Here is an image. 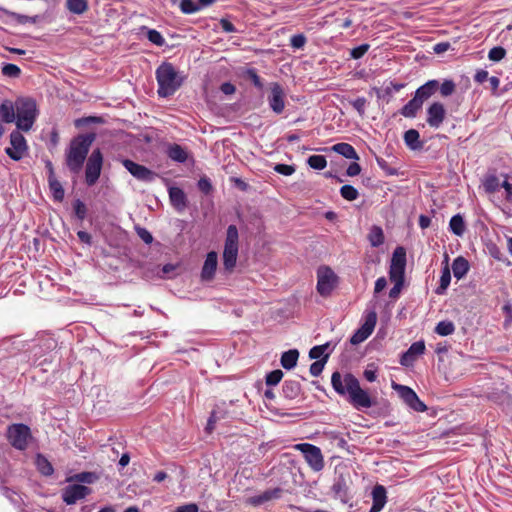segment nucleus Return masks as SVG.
Wrapping results in <instances>:
<instances>
[{
	"label": "nucleus",
	"mask_w": 512,
	"mask_h": 512,
	"mask_svg": "<svg viewBox=\"0 0 512 512\" xmlns=\"http://www.w3.org/2000/svg\"><path fill=\"white\" fill-rule=\"evenodd\" d=\"M449 228L456 236H462L466 230L463 217L460 214L454 215L450 219Z\"/></svg>",
	"instance_id": "nucleus-33"
},
{
	"label": "nucleus",
	"mask_w": 512,
	"mask_h": 512,
	"mask_svg": "<svg viewBox=\"0 0 512 512\" xmlns=\"http://www.w3.org/2000/svg\"><path fill=\"white\" fill-rule=\"evenodd\" d=\"M220 26L222 30L226 33H234L236 32V28L232 22H230L228 19L222 18L220 20Z\"/></svg>",
	"instance_id": "nucleus-60"
},
{
	"label": "nucleus",
	"mask_w": 512,
	"mask_h": 512,
	"mask_svg": "<svg viewBox=\"0 0 512 512\" xmlns=\"http://www.w3.org/2000/svg\"><path fill=\"white\" fill-rule=\"evenodd\" d=\"M455 83L452 80H445L441 85L439 84L440 93L443 97H448L455 92Z\"/></svg>",
	"instance_id": "nucleus-50"
},
{
	"label": "nucleus",
	"mask_w": 512,
	"mask_h": 512,
	"mask_svg": "<svg viewBox=\"0 0 512 512\" xmlns=\"http://www.w3.org/2000/svg\"><path fill=\"white\" fill-rule=\"evenodd\" d=\"M439 88V82L437 80H429L415 91V97L422 104L424 101L429 99Z\"/></svg>",
	"instance_id": "nucleus-22"
},
{
	"label": "nucleus",
	"mask_w": 512,
	"mask_h": 512,
	"mask_svg": "<svg viewBox=\"0 0 512 512\" xmlns=\"http://www.w3.org/2000/svg\"><path fill=\"white\" fill-rule=\"evenodd\" d=\"M326 348H327V345L314 346L309 351V357L311 359H318V358H320L323 355V353L325 352Z\"/></svg>",
	"instance_id": "nucleus-59"
},
{
	"label": "nucleus",
	"mask_w": 512,
	"mask_h": 512,
	"mask_svg": "<svg viewBox=\"0 0 512 512\" xmlns=\"http://www.w3.org/2000/svg\"><path fill=\"white\" fill-rule=\"evenodd\" d=\"M506 56V50L501 46H496L490 49L488 58L491 61L499 62Z\"/></svg>",
	"instance_id": "nucleus-46"
},
{
	"label": "nucleus",
	"mask_w": 512,
	"mask_h": 512,
	"mask_svg": "<svg viewBox=\"0 0 512 512\" xmlns=\"http://www.w3.org/2000/svg\"><path fill=\"white\" fill-rule=\"evenodd\" d=\"M218 265V256L215 251H210L204 261L201 278L203 281H211L214 276Z\"/></svg>",
	"instance_id": "nucleus-19"
},
{
	"label": "nucleus",
	"mask_w": 512,
	"mask_h": 512,
	"mask_svg": "<svg viewBox=\"0 0 512 512\" xmlns=\"http://www.w3.org/2000/svg\"><path fill=\"white\" fill-rule=\"evenodd\" d=\"M176 512H198V506L194 503L179 506Z\"/></svg>",
	"instance_id": "nucleus-64"
},
{
	"label": "nucleus",
	"mask_w": 512,
	"mask_h": 512,
	"mask_svg": "<svg viewBox=\"0 0 512 512\" xmlns=\"http://www.w3.org/2000/svg\"><path fill=\"white\" fill-rule=\"evenodd\" d=\"M21 130H13L9 136L10 146L5 148V153L14 161L23 159L29 150V146Z\"/></svg>",
	"instance_id": "nucleus-9"
},
{
	"label": "nucleus",
	"mask_w": 512,
	"mask_h": 512,
	"mask_svg": "<svg viewBox=\"0 0 512 512\" xmlns=\"http://www.w3.org/2000/svg\"><path fill=\"white\" fill-rule=\"evenodd\" d=\"M338 284V276L329 266H320L317 269V292L322 297H328Z\"/></svg>",
	"instance_id": "nucleus-8"
},
{
	"label": "nucleus",
	"mask_w": 512,
	"mask_h": 512,
	"mask_svg": "<svg viewBox=\"0 0 512 512\" xmlns=\"http://www.w3.org/2000/svg\"><path fill=\"white\" fill-rule=\"evenodd\" d=\"M15 103L4 101L0 105V122L13 123L15 122Z\"/></svg>",
	"instance_id": "nucleus-26"
},
{
	"label": "nucleus",
	"mask_w": 512,
	"mask_h": 512,
	"mask_svg": "<svg viewBox=\"0 0 512 512\" xmlns=\"http://www.w3.org/2000/svg\"><path fill=\"white\" fill-rule=\"evenodd\" d=\"M94 139V134H83L71 141L66 154V165L72 173L78 174L82 170Z\"/></svg>",
	"instance_id": "nucleus-2"
},
{
	"label": "nucleus",
	"mask_w": 512,
	"mask_h": 512,
	"mask_svg": "<svg viewBox=\"0 0 512 512\" xmlns=\"http://www.w3.org/2000/svg\"><path fill=\"white\" fill-rule=\"evenodd\" d=\"M368 240L373 247L382 245L385 240L382 228L379 226H373L368 235Z\"/></svg>",
	"instance_id": "nucleus-35"
},
{
	"label": "nucleus",
	"mask_w": 512,
	"mask_h": 512,
	"mask_svg": "<svg viewBox=\"0 0 512 512\" xmlns=\"http://www.w3.org/2000/svg\"><path fill=\"white\" fill-rule=\"evenodd\" d=\"M198 188L201 192H203L206 195L210 194L213 189L211 181L207 177L200 178V180L198 181Z\"/></svg>",
	"instance_id": "nucleus-57"
},
{
	"label": "nucleus",
	"mask_w": 512,
	"mask_h": 512,
	"mask_svg": "<svg viewBox=\"0 0 512 512\" xmlns=\"http://www.w3.org/2000/svg\"><path fill=\"white\" fill-rule=\"evenodd\" d=\"M247 77L251 80V82L254 84L255 87L258 89L263 88V82L261 77L257 74L255 69H248L247 70Z\"/></svg>",
	"instance_id": "nucleus-55"
},
{
	"label": "nucleus",
	"mask_w": 512,
	"mask_h": 512,
	"mask_svg": "<svg viewBox=\"0 0 512 512\" xmlns=\"http://www.w3.org/2000/svg\"><path fill=\"white\" fill-rule=\"evenodd\" d=\"M470 265L467 259L458 256L453 260L452 271L455 278L462 279L469 271Z\"/></svg>",
	"instance_id": "nucleus-25"
},
{
	"label": "nucleus",
	"mask_w": 512,
	"mask_h": 512,
	"mask_svg": "<svg viewBox=\"0 0 512 512\" xmlns=\"http://www.w3.org/2000/svg\"><path fill=\"white\" fill-rule=\"evenodd\" d=\"M1 72L6 77L18 78L21 74V69L15 64L6 63L3 65Z\"/></svg>",
	"instance_id": "nucleus-40"
},
{
	"label": "nucleus",
	"mask_w": 512,
	"mask_h": 512,
	"mask_svg": "<svg viewBox=\"0 0 512 512\" xmlns=\"http://www.w3.org/2000/svg\"><path fill=\"white\" fill-rule=\"evenodd\" d=\"M169 198L172 206L178 211L183 212L187 207V197L185 192L179 187L169 188Z\"/></svg>",
	"instance_id": "nucleus-21"
},
{
	"label": "nucleus",
	"mask_w": 512,
	"mask_h": 512,
	"mask_svg": "<svg viewBox=\"0 0 512 512\" xmlns=\"http://www.w3.org/2000/svg\"><path fill=\"white\" fill-rule=\"evenodd\" d=\"M147 38L148 40L157 45V46H163L165 44V39L164 37L162 36V34L160 32H158L157 30L155 29H150L148 30L147 32Z\"/></svg>",
	"instance_id": "nucleus-48"
},
{
	"label": "nucleus",
	"mask_w": 512,
	"mask_h": 512,
	"mask_svg": "<svg viewBox=\"0 0 512 512\" xmlns=\"http://www.w3.org/2000/svg\"><path fill=\"white\" fill-rule=\"evenodd\" d=\"M499 178L495 174H487L482 180V186L486 193L493 194L502 187Z\"/></svg>",
	"instance_id": "nucleus-28"
},
{
	"label": "nucleus",
	"mask_w": 512,
	"mask_h": 512,
	"mask_svg": "<svg viewBox=\"0 0 512 512\" xmlns=\"http://www.w3.org/2000/svg\"><path fill=\"white\" fill-rule=\"evenodd\" d=\"M300 391L299 383L295 381H285L283 385V392L288 397H295Z\"/></svg>",
	"instance_id": "nucleus-43"
},
{
	"label": "nucleus",
	"mask_w": 512,
	"mask_h": 512,
	"mask_svg": "<svg viewBox=\"0 0 512 512\" xmlns=\"http://www.w3.org/2000/svg\"><path fill=\"white\" fill-rule=\"evenodd\" d=\"M156 80L158 83L157 93L163 98L173 95L183 82L174 66L168 62L161 64L156 69Z\"/></svg>",
	"instance_id": "nucleus-4"
},
{
	"label": "nucleus",
	"mask_w": 512,
	"mask_h": 512,
	"mask_svg": "<svg viewBox=\"0 0 512 512\" xmlns=\"http://www.w3.org/2000/svg\"><path fill=\"white\" fill-rule=\"evenodd\" d=\"M9 443L17 450H25L32 439L30 428L25 424H12L7 429Z\"/></svg>",
	"instance_id": "nucleus-7"
},
{
	"label": "nucleus",
	"mask_w": 512,
	"mask_h": 512,
	"mask_svg": "<svg viewBox=\"0 0 512 512\" xmlns=\"http://www.w3.org/2000/svg\"><path fill=\"white\" fill-rule=\"evenodd\" d=\"M415 358L412 357L411 355L408 354V352H404L402 355H401V358H400V364L402 366H405V367H409V366H412L413 363L415 362Z\"/></svg>",
	"instance_id": "nucleus-62"
},
{
	"label": "nucleus",
	"mask_w": 512,
	"mask_h": 512,
	"mask_svg": "<svg viewBox=\"0 0 512 512\" xmlns=\"http://www.w3.org/2000/svg\"><path fill=\"white\" fill-rule=\"evenodd\" d=\"M73 209H74V213H75V216L79 219V220H84L86 218V215H87V207L86 205L84 204V202H82L80 199H76L74 202H73Z\"/></svg>",
	"instance_id": "nucleus-44"
},
{
	"label": "nucleus",
	"mask_w": 512,
	"mask_h": 512,
	"mask_svg": "<svg viewBox=\"0 0 512 512\" xmlns=\"http://www.w3.org/2000/svg\"><path fill=\"white\" fill-rule=\"evenodd\" d=\"M446 117V110L442 103L433 102L427 108V123L432 128H439Z\"/></svg>",
	"instance_id": "nucleus-18"
},
{
	"label": "nucleus",
	"mask_w": 512,
	"mask_h": 512,
	"mask_svg": "<svg viewBox=\"0 0 512 512\" xmlns=\"http://www.w3.org/2000/svg\"><path fill=\"white\" fill-rule=\"evenodd\" d=\"M331 383L334 390L340 395L348 394L350 402L355 407H371L372 401L366 391L361 389L358 379L348 373L342 378L341 374L336 371L332 374Z\"/></svg>",
	"instance_id": "nucleus-1"
},
{
	"label": "nucleus",
	"mask_w": 512,
	"mask_h": 512,
	"mask_svg": "<svg viewBox=\"0 0 512 512\" xmlns=\"http://www.w3.org/2000/svg\"><path fill=\"white\" fill-rule=\"evenodd\" d=\"M369 48H370L369 44H367V43L361 44V45L351 49L350 56L353 59H360L368 52Z\"/></svg>",
	"instance_id": "nucleus-52"
},
{
	"label": "nucleus",
	"mask_w": 512,
	"mask_h": 512,
	"mask_svg": "<svg viewBox=\"0 0 512 512\" xmlns=\"http://www.w3.org/2000/svg\"><path fill=\"white\" fill-rule=\"evenodd\" d=\"M306 37L303 34L293 35L290 39V45L295 49H302L306 44Z\"/></svg>",
	"instance_id": "nucleus-53"
},
{
	"label": "nucleus",
	"mask_w": 512,
	"mask_h": 512,
	"mask_svg": "<svg viewBox=\"0 0 512 512\" xmlns=\"http://www.w3.org/2000/svg\"><path fill=\"white\" fill-rule=\"evenodd\" d=\"M332 150L347 159H359V156L354 147L348 143H337L332 146Z\"/></svg>",
	"instance_id": "nucleus-29"
},
{
	"label": "nucleus",
	"mask_w": 512,
	"mask_h": 512,
	"mask_svg": "<svg viewBox=\"0 0 512 512\" xmlns=\"http://www.w3.org/2000/svg\"><path fill=\"white\" fill-rule=\"evenodd\" d=\"M15 124L18 130L29 132L38 116L35 100L32 98H18L15 101Z\"/></svg>",
	"instance_id": "nucleus-5"
},
{
	"label": "nucleus",
	"mask_w": 512,
	"mask_h": 512,
	"mask_svg": "<svg viewBox=\"0 0 512 512\" xmlns=\"http://www.w3.org/2000/svg\"><path fill=\"white\" fill-rule=\"evenodd\" d=\"M271 94L268 97L269 106L276 114H281L285 108V94L282 86L274 82L270 86Z\"/></svg>",
	"instance_id": "nucleus-17"
},
{
	"label": "nucleus",
	"mask_w": 512,
	"mask_h": 512,
	"mask_svg": "<svg viewBox=\"0 0 512 512\" xmlns=\"http://www.w3.org/2000/svg\"><path fill=\"white\" fill-rule=\"evenodd\" d=\"M70 479L76 480L79 483L92 484L96 481L97 475L92 472H81V473L75 474Z\"/></svg>",
	"instance_id": "nucleus-41"
},
{
	"label": "nucleus",
	"mask_w": 512,
	"mask_h": 512,
	"mask_svg": "<svg viewBox=\"0 0 512 512\" xmlns=\"http://www.w3.org/2000/svg\"><path fill=\"white\" fill-rule=\"evenodd\" d=\"M122 163L123 166L129 171V173L140 181L152 182L157 176L154 171L130 159H125Z\"/></svg>",
	"instance_id": "nucleus-16"
},
{
	"label": "nucleus",
	"mask_w": 512,
	"mask_h": 512,
	"mask_svg": "<svg viewBox=\"0 0 512 512\" xmlns=\"http://www.w3.org/2000/svg\"><path fill=\"white\" fill-rule=\"evenodd\" d=\"M360 172H361V166L356 162L350 163V165L348 166V168L346 170V174L350 177L357 176L360 174Z\"/></svg>",
	"instance_id": "nucleus-61"
},
{
	"label": "nucleus",
	"mask_w": 512,
	"mask_h": 512,
	"mask_svg": "<svg viewBox=\"0 0 512 512\" xmlns=\"http://www.w3.org/2000/svg\"><path fill=\"white\" fill-rule=\"evenodd\" d=\"M65 5L69 12L77 15H82L89 9L88 0H66Z\"/></svg>",
	"instance_id": "nucleus-31"
},
{
	"label": "nucleus",
	"mask_w": 512,
	"mask_h": 512,
	"mask_svg": "<svg viewBox=\"0 0 512 512\" xmlns=\"http://www.w3.org/2000/svg\"><path fill=\"white\" fill-rule=\"evenodd\" d=\"M327 358H328V355H326L321 360H317V361L313 362L310 365V369L309 370H310V373H311L312 376L317 377V376H319L322 373Z\"/></svg>",
	"instance_id": "nucleus-51"
},
{
	"label": "nucleus",
	"mask_w": 512,
	"mask_h": 512,
	"mask_svg": "<svg viewBox=\"0 0 512 512\" xmlns=\"http://www.w3.org/2000/svg\"><path fill=\"white\" fill-rule=\"evenodd\" d=\"M36 465H37L38 470L44 476H50L54 472L52 464L43 455H40V454L37 455Z\"/></svg>",
	"instance_id": "nucleus-36"
},
{
	"label": "nucleus",
	"mask_w": 512,
	"mask_h": 512,
	"mask_svg": "<svg viewBox=\"0 0 512 512\" xmlns=\"http://www.w3.org/2000/svg\"><path fill=\"white\" fill-rule=\"evenodd\" d=\"M91 493V489L81 484H71L62 490V499L67 505H73Z\"/></svg>",
	"instance_id": "nucleus-15"
},
{
	"label": "nucleus",
	"mask_w": 512,
	"mask_h": 512,
	"mask_svg": "<svg viewBox=\"0 0 512 512\" xmlns=\"http://www.w3.org/2000/svg\"><path fill=\"white\" fill-rule=\"evenodd\" d=\"M377 323V314L375 311H371L366 314L365 321L359 329L350 338L352 345H357L365 341L374 331Z\"/></svg>",
	"instance_id": "nucleus-14"
},
{
	"label": "nucleus",
	"mask_w": 512,
	"mask_h": 512,
	"mask_svg": "<svg viewBox=\"0 0 512 512\" xmlns=\"http://www.w3.org/2000/svg\"><path fill=\"white\" fill-rule=\"evenodd\" d=\"M406 352H408L409 355L416 359L418 356L424 354L425 352L424 341H417L412 343Z\"/></svg>",
	"instance_id": "nucleus-45"
},
{
	"label": "nucleus",
	"mask_w": 512,
	"mask_h": 512,
	"mask_svg": "<svg viewBox=\"0 0 512 512\" xmlns=\"http://www.w3.org/2000/svg\"><path fill=\"white\" fill-rule=\"evenodd\" d=\"M136 232H137V235L140 237V239L144 243H146V244H151L152 243L153 236H152V234L146 228L136 227Z\"/></svg>",
	"instance_id": "nucleus-58"
},
{
	"label": "nucleus",
	"mask_w": 512,
	"mask_h": 512,
	"mask_svg": "<svg viewBox=\"0 0 512 512\" xmlns=\"http://www.w3.org/2000/svg\"><path fill=\"white\" fill-rule=\"evenodd\" d=\"M341 196L347 201H354L359 197L358 190L352 185H343L340 188Z\"/></svg>",
	"instance_id": "nucleus-38"
},
{
	"label": "nucleus",
	"mask_w": 512,
	"mask_h": 512,
	"mask_svg": "<svg viewBox=\"0 0 512 512\" xmlns=\"http://www.w3.org/2000/svg\"><path fill=\"white\" fill-rule=\"evenodd\" d=\"M103 164V156L100 149H95L89 156L85 168V181L88 186H93L99 179Z\"/></svg>",
	"instance_id": "nucleus-12"
},
{
	"label": "nucleus",
	"mask_w": 512,
	"mask_h": 512,
	"mask_svg": "<svg viewBox=\"0 0 512 512\" xmlns=\"http://www.w3.org/2000/svg\"><path fill=\"white\" fill-rule=\"evenodd\" d=\"M166 154L172 161L178 163H184L188 159L187 150L176 143L168 145Z\"/></svg>",
	"instance_id": "nucleus-23"
},
{
	"label": "nucleus",
	"mask_w": 512,
	"mask_h": 512,
	"mask_svg": "<svg viewBox=\"0 0 512 512\" xmlns=\"http://www.w3.org/2000/svg\"><path fill=\"white\" fill-rule=\"evenodd\" d=\"M48 166L50 168V175L48 178L49 188L52 192L54 200L61 202L64 199V189L62 187V184L54 177L52 165L50 162Z\"/></svg>",
	"instance_id": "nucleus-24"
},
{
	"label": "nucleus",
	"mask_w": 512,
	"mask_h": 512,
	"mask_svg": "<svg viewBox=\"0 0 512 512\" xmlns=\"http://www.w3.org/2000/svg\"><path fill=\"white\" fill-rule=\"evenodd\" d=\"M404 142L405 144L413 149H420L422 147V143L420 142V134L415 129H409L404 133Z\"/></svg>",
	"instance_id": "nucleus-32"
},
{
	"label": "nucleus",
	"mask_w": 512,
	"mask_h": 512,
	"mask_svg": "<svg viewBox=\"0 0 512 512\" xmlns=\"http://www.w3.org/2000/svg\"><path fill=\"white\" fill-rule=\"evenodd\" d=\"M239 250V233L235 225H229L226 231V238L223 250V267L231 273L237 262Z\"/></svg>",
	"instance_id": "nucleus-6"
},
{
	"label": "nucleus",
	"mask_w": 512,
	"mask_h": 512,
	"mask_svg": "<svg viewBox=\"0 0 512 512\" xmlns=\"http://www.w3.org/2000/svg\"><path fill=\"white\" fill-rule=\"evenodd\" d=\"M372 506L369 512H380L387 502V492L384 486L377 484L372 490Z\"/></svg>",
	"instance_id": "nucleus-20"
},
{
	"label": "nucleus",
	"mask_w": 512,
	"mask_h": 512,
	"mask_svg": "<svg viewBox=\"0 0 512 512\" xmlns=\"http://www.w3.org/2000/svg\"><path fill=\"white\" fill-rule=\"evenodd\" d=\"M283 372L280 369L271 371L266 376V384L268 386L277 385L283 378Z\"/></svg>",
	"instance_id": "nucleus-47"
},
{
	"label": "nucleus",
	"mask_w": 512,
	"mask_h": 512,
	"mask_svg": "<svg viewBox=\"0 0 512 512\" xmlns=\"http://www.w3.org/2000/svg\"><path fill=\"white\" fill-rule=\"evenodd\" d=\"M352 107L359 113L360 116L365 114L366 99L364 97H358L350 102Z\"/></svg>",
	"instance_id": "nucleus-54"
},
{
	"label": "nucleus",
	"mask_w": 512,
	"mask_h": 512,
	"mask_svg": "<svg viewBox=\"0 0 512 512\" xmlns=\"http://www.w3.org/2000/svg\"><path fill=\"white\" fill-rule=\"evenodd\" d=\"M450 281H451V274H450V270L448 268V266H446L443 271H442V275L440 277V285L439 287L437 288L436 292L438 294H441L442 291L446 290L450 284Z\"/></svg>",
	"instance_id": "nucleus-42"
},
{
	"label": "nucleus",
	"mask_w": 512,
	"mask_h": 512,
	"mask_svg": "<svg viewBox=\"0 0 512 512\" xmlns=\"http://www.w3.org/2000/svg\"><path fill=\"white\" fill-rule=\"evenodd\" d=\"M295 448L303 454L306 462L313 471L319 472L324 468V459L319 447L310 443H301L297 444Z\"/></svg>",
	"instance_id": "nucleus-10"
},
{
	"label": "nucleus",
	"mask_w": 512,
	"mask_h": 512,
	"mask_svg": "<svg viewBox=\"0 0 512 512\" xmlns=\"http://www.w3.org/2000/svg\"><path fill=\"white\" fill-rule=\"evenodd\" d=\"M180 9L184 14H193L200 10V6L195 4L192 0H181Z\"/></svg>",
	"instance_id": "nucleus-49"
},
{
	"label": "nucleus",
	"mask_w": 512,
	"mask_h": 512,
	"mask_svg": "<svg viewBox=\"0 0 512 512\" xmlns=\"http://www.w3.org/2000/svg\"><path fill=\"white\" fill-rule=\"evenodd\" d=\"M298 358H299L298 350L291 349L282 354L280 362L284 369L290 370L296 366Z\"/></svg>",
	"instance_id": "nucleus-30"
},
{
	"label": "nucleus",
	"mask_w": 512,
	"mask_h": 512,
	"mask_svg": "<svg viewBox=\"0 0 512 512\" xmlns=\"http://www.w3.org/2000/svg\"><path fill=\"white\" fill-rule=\"evenodd\" d=\"M406 268V250L404 247H397L391 258L389 278L391 281L404 282Z\"/></svg>",
	"instance_id": "nucleus-11"
},
{
	"label": "nucleus",
	"mask_w": 512,
	"mask_h": 512,
	"mask_svg": "<svg viewBox=\"0 0 512 512\" xmlns=\"http://www.w3.org/2000/svg\"><path fill=\"white\" fill-rule=\"evenodd\" d=\"M282 490L280 488H274L264 491L262 494L253 498L254 504H262L272 499H277L281 496Z\"/></svg>",
	"instance_id": "nucleus-34"
},
{
	"label": "nucleus",
	"mask_w": 512,
	"mask_h": 512,
	"mask_svg": "<svg viewBox=\"0 0 512 512\" xmlns=\"http://www.w3.org/2000/svg\"><path fill=\"white\" fill-rule=\"evenodd\" d=\"M454 331L455 326L451 321H440L435 327V332L440 336L451 335Z\"/></svg>",
	"instance_id": "nucleus-37"
},
{
	"label": "nucleus",
	"mask_w": 512,
	"mask_h": 512,
	"mask_svg": "<svg viewBox=\"0 0 512 512\" xmlns=\"http://www.w3.org/2000/svg\"><path fill=\"white\" fill-rule=\"evenodd\" d=\"M274 170L281 175L290 176L295 172V166L288 164H277L274 167Z\"/></svg>",
	"instance_id": "nucleus-56"
},
{
	"label": "nucleus",
	"mask_w": 512,
	"mask_h": 512,
	"mask_svg": "<svg viewBox=\"0 0 512 512\" xmlns=\"http://www.w3.org/2000/svg\"><path fill=\"white\" fill-rule=\"evenodd\" d=\"M331 492L335 499L348 504L353 499V479L350 467L340 464L335 467Z\"/></svg>",
	"instance_id": "nucleus-3"
},
{
	"label": "nucleus",
	"mask_w": 512,
	"mask_h": 512,
	"mask_svg": "<svg viewBox=\"0 0 512 512\" xmlns=\"http://www.w3.org/2000/svg\"><path fill=\"white\" fill-rule=\"evenodd\" d=\"M508 175H505V180L502 182V188L505 189L506 199L512 201V183L507 181Z\"/></svg>",
	"instance_id": "nucleus-63"
},
{
	"label": "nucleus",
	"mask_w": 512,
	"mask_h": 512,
	"mask_svg": "<svg viewBox=\"0 0 512 512\" xmlns=\"http://www.w3.org/2000/svg\"><path fill=\"white\" fill-rule=\"evenodd\" d=\"M422 105L423 104L414 96L411 100L408 101L407 104L401 108L400 114L406 118H414L416 117L418 111L422 108Z\"/></svg>",
	"instance_id": "nucleus-27"
},
{
	"label": "nucleus",
	"mask_w": 512,
	"mask_h": 512,
	"mask_svg": "<svg viewBox=\"0 0 512 512\" xmlns=\"http://www.w3.org/2000/svg\"><path fill=\"white\" fill-rule=\"evenodd\" d=\"M308 165L315 170H323L327 166V160L322 155H312L307 160Z\"/></svg>",
	"instance_id": "nucleus-39"
},
{
	"label": "nucleus",
	"mask_w": 512,
	"mask_h": 512,
	"mask_svg": "<svg viewBox=\"0 0 512 512\" xmlns=\"http://www.w3.org/2000/svg\"><path fill=\"white\" fill-rule=\"evenodd\" d=\"M392 388L397 391L402 401L415 412H425L427 410V406L410 387L393 382Z\"/></svg>",
	"instance_id": "nucleus-13"
}]
</instances>
